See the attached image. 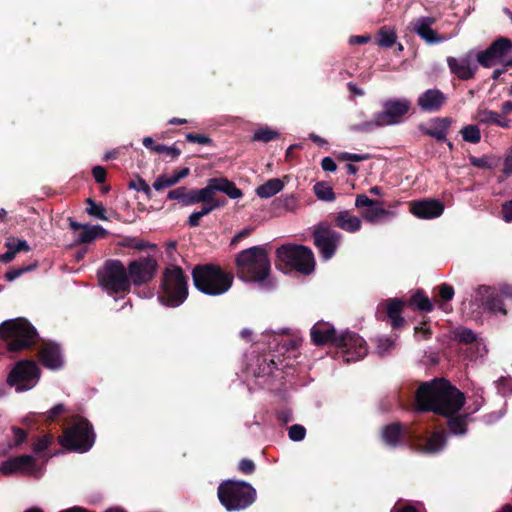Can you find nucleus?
<instances>
[{"instance_id": "20e7f679", "label": "nucleus", "mask_w": 512, "mask_h": 512, "mask_svg": "<svg viewBox=\"0 0 512 512\" xmlns=\"http://www.w3.org/2000/svg\"><path fill=\"white\" fill-rule=\"evenodd\" d=\"M192 277L195 287L210 296L226 293L231 288L234 279L231 273L212 264L196 266L193 269Z\"/></svg>"}, {"instance_id": "4c0bfd02", "label": "nucleus", "mask_w": 512, "mask_h": 512, "mask_svg": "<svg viewBox=\"0 0 512 512\" xmlns=\"http://www.w3.org/2000/svg\"><path fill=\"white\" fill-rule=\"evenodd\" d=\"M395 346V340L388 337H378L376 339V351L379 355L389 353Z\"/></svg>"}, {"instance_id": "680f3d73", "label": "nucleus", "mask_w": 512, "mask_h": 512, "mask_svg": "<svg viewBox=\"0 0 512 512\" xmlns=\"http://www.w3.org/2000/svg\"><path fill=\"white\" fill-rule=\"evenodd\" d=\"M65 411V407L63 404H57L54 407H52L46 414L47 418L54 419L58 415L62 414Z\"/></svg>"}, {"instance_id": "2eb2a0df", "label": "nucleus", "mask_w": 512, "mask_h": 512, "mask_svg": "<svg viewBox=\"0 0 512 512\" xmlns=\"http://www.w3.org/2000/svg\"><path fill=\"white\" fill-rule=\"evenodd\" d=\"M314 244L321 256L330 259L340 242L341 235L326 223H319L313 231Z\"/></svg>"}, {"instance_id": "f257e3e1", "label": "nucleus", "mask_w": 512, "mask_h": 512, "mask_svg": "<svg viewBox=\"0 0 512 512\" xmlns=\"http://www.w3.org/2000/svg\"><path fill=\"white\" fill-rule=\"evenodd\" d=\"M416 407L420 411H432L449 417L464 405V394L445 379L422 383L416 392Z\"/></svg>"}, {"instance_id": "a211bd4d", "label": "nucleus", "mask_w": 512, "mask_h": 512, "mask_svg": "<svg viewBox=\"0 0 512 512\" xmlns=\"http://www.w3.org/2000/svg\"><path fill=\"white\" fill-rule=\"evenodd\" d=\"M436 19L431 16H421L409 24L410 29L415 32L422 40L428 44H437L444 42L448 37L440 36L432 26L435 24Z\"/></svg>"}, {"instance_id": "774afa93", "label": "nucleus", "mask_w": 512, "mask_h": 512, "mask_svg": "<svg viewBox=\"0 0 512 512\" xmlns=\"http://www.w3.org/2000/svg\"><path fill=\"white\" fill-rule=\"evenodd\" d=\"M391 512H421V510L417 509L414 506L407 505L404 507H394Z\"/></svg>"}, {"instance_id": "a878e982", "label": "nucleus", "mask_w": 512, "mask_h": 512, "mask_svg": "<svg viewBox=\"0 0 512 512\" xmlns=\"http://www.w3.org/2000/svg\"><path fill=\"white\" fill-rule=\"evenodd\" d=\"M475 119L481 124L496 125L501 128L510 126V120L507 117L488 109H479Z\"/></svg>"}, {"instance_id": "5fc2aeb1", "label": "nucleus", "mask_w": 512, "mask_h": 512, "mask_svg": "<svg viewBox=\"0 0 512 512\" xmlns=\"http://www.w3.org/2000/svg\"><path fill=\"white\" fill-rule=\"evenodd\" d=\"M200 189L187 190L185 206L200 203Z\"/></svg>"}, {"instance_id": "0e129e2a", "label": "nucleus", "mask_w": 512, "mask_h": 512, "mask_svg": "<svg viewBox=\"0 0 512 512\" xmlns=\"http://www.w3.org/2000/svg\"><path fill=\"white\" fill-rule=\"evenodd\" d=\"M93 176L97 182L101 183L105 180L106 171L103 167L96 166L93 168Z\"/></svg>"}, {"instance_id": "bb28decb", "label": "nucleus", "mask_w": 512, "mask_h": 512, "mask_svg": "<svg viewBox=\"0 0 512 512\" xmlns=\"http://www.w3.org/2000/svg\"><path fill=\"white\" fill-rule=\"evenodd\" d=\"M335 223L340 229L349 233H354L360 230L362 222L358 216L352 215L349 211H340L336 218Z\"/></svg>"}, {"instance_id": "aec40b11", "label": "nucleus", "mask_w": 512, "mask_h": 512, "mask_svg": "<svg viewBox=\"0 0 512 512\" xmlns=\"http://www.w3.org/2000/svg\"><path fill=\"white\" fill-rule=\"evenodd\" d=\"M447 64L453 74L462 80H468L474 77L477 65L473 61L471 54L461 58L448 57Z\"/></svg>"}, {"instance_id": "0eeeda50", "label": "nucleus", "mask_w": 512, "mask_h": 512, "mask_svg": "<svg viewBox=\"0 0 512 512\" xmlns=\"http://www.w3.org/2000/svg\"><path fill=\"white\" fill-rule=\"evenodd\" d=\"M218 497L227 510H242L255 501L256 491L246 482L228 480L219 486Z\"/></svg>"}, {"instance_id": "b1692460", "label": "nucleus", "mask_w": 512, "mask_h": 512, "mask_svg": "<svg viewBox=\"0 0 512 512\" xmlns=\"http://www.w3.org/2000/svg\"><path fill=\"white\" fill-rule=\"evenodd\" d=\"M40 359L43 365L49 369H59L63 365V357L58 345L46 343L40 350Z\"/></svg>"}, {"instance_id": "603ef678", "label": "nucleus", "mask_w": 512, "mask_h": 512, "mask_svg": "<svg viewBox=\"0 0 512 512\" xmlns=\"http://www.w3.org/2000/svg\"><path fill=\"white\" fill-rule=\"evenodd\" d=\"M368 155L366 154H355V153H348V152H342L338 155V159L341 161H353V162H360L368 159Z\"/></svg>"}, {"instance_id": "f8f14e48", "label": "nucleus", "mask_w": 512, "mask_h": 512, "mask_svg": "<svg viewBox=\"0 0 512 512\" xmlns=\"http://www.w3.org/2000/svg\"><path fill=\"white\" fill-rule=\"evenodd\" d=\"M40 372L38 366L29 360L18 362L8 376V383L15 387L16 391H26L33 388L39 381Z\"/></svg>"}, {"instance_id": "7c9ffc66", "label": "nucleus", "mask_w": 512, "mask_h": 512, "mask_svg": "<svg viewBox=\"0 0 512 512\" xmlns=\"http://www.w3.org/2000/svg\"><path fill=\"white\" fill-rule=\"evenodd\" d=\"M284 188V183L279 178L269 179L256 188V194L260 198H270L279 193Z\"/></svg>"}, {"instance_id": "9d476101", "label": "nucleus", "mask_w": 512, "mask_h": 512, "mask_svg": "<svg viewBox=\"0 0 512 512\" xmlns=\"http://www.w3.org/2000/svg\"><path fill=\"white\" fill-rule=\"evenodd\" d=\"M277 258L303 274H310L315 268L313 252L301 245H282L276 251Z\"/></svg>"}, {"instance_id": "39448f33", "label": "nucleus", "mask_w": 512, "mask_h": 512, "mask_svg": "<svg viewBox=\"0 0 512 512\" xmlns=\"http://www.w3.org/2000/svg\"><path fill=\"white\" fill-rule=\"evenodd\" d=\"M411 103L405 98L391 99L383 103V111L375 114L371 121L356 124L351 127L353 131L367 132L375 128L399 124L408 113Z\"/></svg>"}, {"instance_id": "6ab92c4d", "label": "nucleus", "mask_w": 512, "mask_h": 512, "mask_svg": "<svg viewBox=\"0 0 512 512\" xmlns=\"http://www.w3.org/2000/svg\"><path fill=\"white\" fill-rule=\"evenodd\" d=\"M444 205L435 199H424L410 203V212L421 219H433L442 215Z\"/></svg>"}, {"instance_id": "dca6fc26", "label": "nucleus", "mask_w": 512, "mask_h": 512, "mask_svg": "<svg viewBox=\"0 0 512 512\" xmlns=\"http://www.w3.org/2000/svg\"><path fill=\"white\" fill-rule=\"evenodd\" d=\"M355 207L358 209L366 208L361 212V215L366 222L372 224L394 216L392 211L383 208L380 201L372 200L365 194H358L356 196Z\"/></svg>"}, {"instance_id": "79ce46f5", "label": "nucleus", "mask_w": 512, "mask_h": 512, "mask_svg": "<svg viewBox=\"0 0 512 512\" xmlns=\"http://www.w3.org/2000/svg\"><path fill=\"white\" fill-rule=\"evenodd\" d=\"M5 246L12 250L15 254L20 251L28 252L30 251V246L28 245L27 241L23 239H10L6 241Z\"/></svg>"}, {"instance_id": "e2e57ef3", "label": "nucleus", "mask_w": 512, "mask_h": 512, "mask_svg": "<svg viewBox=\"0 0 512 512\" xmlns=\"http://www.w3.org/2000/svg\"><path fill=\"white\" fill-rule=\"evenodd\" d=\"M502 214L506 222H512V200L503 205Z\"/></svg>"}, {"instance_id": "6e6d98bb", "label": "nucleus", "mask_w": 512, "mask_h": 512, "mask_svg": "<svg viewBox=\"0 0 512 512\" xmlns=\"http://www.w3.org/2000/svg\"><path fill=\"white\" fill-rule=\"evenodd\" d=\"M12 432L14 435V444H13L14 447L19 446L26 440L27 434L23 429L13 427Z\"/></svg>"}, {"instance_id": "f3484780", "label": "nucleus", "mask_w": 512, "mask_h": 512, "mask_svg": "<svg viewBox=\"0 0 512 512\" xmlns=\"http://www.w3.org/2000/svg\"><path fill=\"white\" fill-rule=\"evenodd\" d=\"M156 269L157 263L152 258H144L131 262L128 267L130 284L141 285L150 281L154 277Z\"/></svg>"}, {"instance_id": "ddd939ff", "label": "nucleus", "mask_w": 512, "mask_h": 512, "mask_svg": "<svg viewBox=\"0 0 512 512\" xmlns=\"http://www.w3.org/2000/svg\"><path fill=\"white\" fill-rule=\"evenodd\" d=\"M477 61L484 67L512 65V43L506 38L496 40L487 50L477 55Z\"/></svg>"}, {"instance_id": "a18cd8bd", "label": "nucleus", "mask_w": 512, "mask_h": 512, "mask_svg": "<svg viewBox=\"0 0 512 512\" xmlns=\"http://www.w3.org/2000/svg\"><path fill=\"white\" fill-rule=\"evenodd\" d=\"M306 430L303 426L295 424L289 428V438L292 441H301L304 439Z\"/></svg>"}, {"instance_id": "6e6552de", "label": "nucleus", "mask_w": 512, "mask_h": 512, "mask_svg": "<svg viewBox=\"0 0 512 512\" xmlns=\"http://www.w3.org/2000/svg\"><path fill=\"white\" fill-rule=\"evenodd\" d=\"M0 336L8 340V348L17 351L28 347L36 337L35 329L23 318L8 320L0 325Z\"/></svg>"}, {"instance_id": "e433bc0d", "label": "nucleus", "mask_w": 512, "mask_h": 512, "mask_svg": "<svg viewBox=\"0 0 512 512\" xmlns=\"http://www.w3.org/2000/svg\"><path fill=\"white\" fill-rule=\"evenodd\" d=\"M411 302L421 311L430 312L433 309V305L429 298L421 292L415 293L411 299Z\"/></svg>"}, {"instance_id": "393cba45", "label": "nucleus", "mask_w": 512, "mask_h": 512, "mask_svg": "<svg viewBox=\"0 0 512 512\" xmlns=\"http://www.w3.org/2000/svg\"><path fill=\"white\" fill-rule=\"evenodd\" d=\"M478 294L483 296L482 305L484 310H487L492 314H506V310L503 307L500 296L498 294H495L490 287H480L478 290Z\"/></svg>"}, {"instance_id": "58836bf2", "label": "nucleus", "mask_w": 512, "mask_h": 512, "mask_svg": "<svg viewBox=\"0 0 512 512\" xmlns=\"http://www.w3.org/2000/svg\"><path fill=\"white\" fill-rule=\"evenodd\" d=\"M278 136V132L270 129L269 127H260L255 131L253 139L255 141L269 142Z\"/></svg>"}, {"instance_id": "423d86ee", "label": "nucleus", "mask_w": 512, "mask_h": 512, "mask_svg": "<svg viewBox=\"0 0 512 512\" xmlns=\"http://www.w3.org/2000/svg\"><path fill=\"white\" fill-rule=\"evenodd\" d=\"M188 296V278L181 268L167 267L162 280V292L159 300L167 306L177 307Z\"/></svg>"}, {"instance_id": "c03bdc74", "label": "nucleus", "mask_w": 512, "mask_h": 512, "mask_svg": "<svg viewBox=\"0 0 512 512\" xmlns=\"http://www.w3.org/2000/svg\"><path fill=\"white\" fill-rule=\"evenodd\" d=\"M35 267H36V265H29V266L22 267V268L10 269L8 272H6L5 278L7 281L12 282L15 279H17L18 277H20L22 274H24L25 272L33 270Z\"/></svg>"}, {"instance_id": "338daca9", "label": "nucleus", "mask_w": 512, "mask_h": 512, "mask_svg": "<svg viewBox=\"0 0 512 512\" xmlns=\"http://www.w3.org/2000/svg\"><path fill=\"white\" fill-rule=\"evenodd\" d=\"M503 172L506 176L512 175V155H508L504 161Z\"/></svg>"}, {"instance_id": "a19ab883", "label": "nucleus", "mask_w": 512, "mask_h": 512, "mask_svg": "<svg viewBox=\"0 0 512 512\" xmlns=\"http://www.w3.org/2000/svg\"><path fill=\"white\" fill-rule=\"evenodd\" d=\"M449 430L452 434L462 435L466 432V418H450L448 421Z\"/></svg>"}, {"instance_id": "ea45409f", "label": "nucleus", "mask_w": 512, "mask_h": 512, "mask_svg": "<svg viewBox=\"0 0 512 512\" xmlns=\"http://www.w3.org/2000/svg\"><path fill=\"white\" fill-rule=\"evenodd\" d=\"M396 40L395 32L390 28H382L379 32L378 44L382 47H391Z\"/></svg>"}, {"instance_id": "bf43d9fd", "label": "nucleus", "mask_w": 512, "mask_h": 512, "mask_svg": "<svg viewBox=\"0 0 512 512\" xmlns=\"http://www.w3.org/2000/svg\"><path fill=\"white\" fill-rule=\"evenodd\" d=\"M321 167L324 171L329 172H334L337 169V165L331 157H324L321 161Z\"/></svg>"}, {"instance_id": "7ed1b4c3", "label": "nucleus", "mask_w": 512, "mask_h": 512, "mask_svg": "<svg viewBox=\"0 0 512 512\" xmlns=\"http://www.w3.org/2000/svg\"><path fill=\"white\" fill-rule=\"evenodd\" d=\"M238 277L245 282L263 283L270 273V261L262 246L241 251L236 257Z\"/></svg>"}, {"instance_id": "864d4df0", "label": "nucleus", "mask_w": 512, "mask_h": 512, "mask_svg": "<svg viewBox=\"0 0 512 512\" xmlns=\"http://www.w3.org/2000/svg\"><path fill=\"white\" fill-rule=\"evenodd\" d=\"M186 193H187V189L185 187H179L177 189L169 191L167 197L169 199L178 200L182 203V205L185 206Z\"/></svg>"}, {"instance_id": "9b49d317", "label": "nucleus", "mask_w": 512, "mask_h": 512, "mask_svg": "<svg viewBox=\"0 0 512 512\" xmlns=\"http://www.w3.org/2000/svg\"><path fill=\"white\" fill-rule=\"evenodd\" d=\"M102 287L112 293L126 292L130 289L127 270L119 260L108 261L99 274Z\"/></svg>"}, {"instance_id": "4be33fe9", "label": "nucleus", "mask_w": 512, "mask_h": 512, "mask_svg": "<svg viewBox=\"0 0 512 512\" xmlns=\"http://www.w3.org/2000/svg\"><path fill=\"white\" fill-rule=\"evenodd\" d=\"M446 96L438 89H429L422 93L417 100L421 110L425 112L438 111L445 103Z\"/></svg>"}, {"instance_id": "69168bd1", "label": "nucleus", "mask_w": 512, "mask_h": 512, "mask_svg": "<svg viewBox=\"0 0 512 512\" xmlns=\"http://www.w3.org/2000/svg\"><path fill=\"white\" fill-rule=\"evenodd\" d=\"M369 40H370V37L368 35L352 36L349 39V43L352 45L364 44V43H367Z\"/></svg>"}, {"instance_id": "09e8293b", "label": "nucleus", "mask_w": 512, "mask_h": 512, "mask_svg": "<svg viewBox=\"0 0 512 512\" xmlns=\"http://www.w3.org/2000/svg\"><path fill=\"white\" fill-rule=\"evenodd\" d=\"M281 206L287 211L294 212L298 208V201L294 195H287L279 199Z\"/></svg>"}, {"instance_id": "2f4dec72", "label": "nucleus", "mask_w": 512, "mask_h": 512, "mask_svg": "<svg viewBox=\"0 0 512 512\" xmlns=\"http://www.w3.org/2000/svg\"><path fill=\"white\" fill-rule=\"evenodd\" d=\"M403 302L397 299H390L387 302V314L392 322L393 328L400 327L404 319L401 316Z\"/></svg>"}, {"instance_id": "c756f323", "label": "nucleus", "mask_w": 512, "mask_h": 512, "mask_svg": "<svg viewBox=\"0 0 512 512\" xmlns=\"http://www.w3.org/2000/svg\"><path fill=\"white\" fill-rule=\"evenodd\" d=\"M445 444V435L441 432H434L424 444L418 445V449L424 453L433 454L439 452Z\"/></svg>"}, {"instance_id": "8fccbe9b", "label": "nucleus", "mask_w": 512, "mask_h": 512, "mask_svg": "<svg viewBox=\"0 0 512 512\" xmlns=\"http://www.w3.org/2000/svg\"><path fill=\"white\" fill-rule=\"evenodd\" d=\"M155 152L159 154L165 153L172 158H177L181 153L175 146H166L164 144H157V146H155Z\"/></svg>"}, {"instance_id": "412c9836", "label": "nucleus", "mask_w": 512, "mask_h": 512, "mask_svg": "<svg viewBox=\"0 0 512 512\" xmlns=\"http://www.w3.org/2000/svg\"><path fill=\"white\" fill-rule=\"evenodd\" d=\"M69 224L78 243H90L96 238H103L107 235V231L99 225L80 224L72 218H69Z\"/></svg>"}, {"instance_id": "052dcab7", "label": "nucleus", "mask_w": 512, "mask_h": 512, "mask_svg": "<svg viewBox=\"0 0 512 512\" xmlns=\"http://www.w3.org/2000/svg\"><path fill=\"white\" fill-rule=\"evenodd\" d=\"M239 469L246 474H250L254 471L255 465L253 461L249 459H243L239 463Z\"/></svg>"}, {"instance_id": "f03ea898", "label": "nucleus", "mask_w": 512, "mask_h": 512, "mask_svg": "<svg viewBox=\"0 0 512 512\" xmlns=\"http://www.w3.org/2000/svg\"><path fill=\"white\" fill-rule=\"evenodd\" d=\"M311 339L317 345L331 342L343 347L346 362L358 361L368 352L363 338L353 332H345L340 337H336L334 328L328 323H316L311 329Z\"/></svg>"}, {"instance_id": "37998d69", "label": "nucleus", "mask_w": 512, "mask_h": 512, "mask_svg": "<svg viewBox=\"0 0 512 512\" xmlns=\"http://www.w3.org/2000/svg\"><path fill=\"white\" fill-rule=\"evenodd\" d=\"M455 338L460 342L472 343L476 340V334L467 328H459L455 331Z\"/></svg>"}, {"instance_id": "cd10ccee", "label": "nucleus", "mask_w": 512, "mask_h": 512, "mask_svg": "<svg viewBox=\"0 0 512 512\" xmlns=\"http://www.w3.org/2000/svg\"><path fill=\"white\" fill-rule=\"evenodd\" d=\"M451 125L449 118H437L428 127L424 129V133L435 138L438 141L446 140L448 129Z\"/></svg>"}, {"instance_id": "49530a36", "label": "nucleus", "mask_w": 512, "mask_h": 512, "mask_svg": "<svg viewBox=\"0 0 512 512\" xmlns=\"http://www.w3.org/2000/svg\"><path fill=\"white\" fill-rule=\"evenodd\" d=\"M52 442V436L51 435H45L37 440L33 444V451L35 454H39L42 451L46 450Z\"/></svg>"}, {"instance_id": "473e14b6", "label": "nucleus", "mask_w": 512, "mask_h": 512, "mask_svg": "<svg viewBox=\"0 0 512 512\" xmlns=\"http://www.w3.org/2000/svg\"><path fill=\"white\" fill-rule=\"evenodd\" d=\"M402 434V427L400 424L395 423L383 429L382 438L387 445L395 447L401 442Z\"/></svg>"}, {"instance_id": "f704fd0d", "label": "nucleus", "mask_w": 512, "mask_h": 512, "mask_svg": "<svg viewBox=\"0 0 512 512\" xmlns=\"http://www.w3.org/2000/svg\"><path fill=\"white\" fill-rule=\"evenodd\" d=\"M314 192L318 199L323 201H333L335 193L330 185L325 182H318L314 185Z\"/></svg>"}, {"instance_id": "13d9d810", "label": "nucleus", "mask_w": 512, "mask_h": 512, "mask_svg": "<svg viewBox=\"0 0 512 512\" xmlns=\"http://www.w3.org/2000/svg\"><path fill=\"white\" fill-rule=\"evenodd\" d=\"M439 294H440L441 298H443L444 300L449 301L454 296V289L450 285L442 284L439 287Z\"/></svg>"}, {"instance_id": "c85d7f7f", "label": "nucleus", "mask_w": 512, "mask_h": 512, "mask_svg": "<svg viewBox=\"0 0 512 512\" xmlns=\"http://www.w3.org/2000/svg\"><path fill=\"white\" fill-rule=\"evenodd\" d=\"M190 173L189 168H183L179 170L178 172H175L172 175H160L156 178V180L153 183V188L156 191L163 190L165 188L174 186L177 184L181 179L188 176Z\"/></svg>"}, {"instance_id": "4468645a", "label": "nucleus", "mask_w": 512, "mask_h": 512, "mask_svg": "<svg viewBox=\"0 0 512 512\" xmlns=\"http://www.w3.org/2000/svg\"><path fill=\"white\" fill-rule=\"evenodd\" d=\"M1 475L22 474L27 476L40 477L43 467L39 466L36 459L31 455H20L2 462L0 465Z\"/></svg>"}, {"instance_id": "4d7b16f0", "label": "nucleus", "mask_w": 512, "mask_h": 512, "mask_svg": "<svg viewBox=\"0 0 512 512\" xmlns=\"http://www.w3.org/2000/svg\"><path fill=\"white\" fill-rule=\"evenodd\" d=\"M186 139L191 143H199L203 145L209 144L211 142L210 138H208L207 136L193 133H188L186 135Z\"/></svg>"}, {"instance_id": "3c124183", "label": "nucleus", "mask_w": 512, "mask_h": 512, "mask_svg": "<svg viewBox=\"0 0 512 512\" xmlns=\"http://www.w3.org/2000/svg\"><path fill=\"white\" fill-rule=\"evenodd\" d=\"M209 209L201 208L199 211L193 212L188 219V224L191 227H197L199 225L200 219L208 214H210Z\"/></svg>"}, {"instance_id": "1a4fd4ad", "label": "nucleus", "mask_w": 512, "mask_h": 512, "mask_svg": "<svg viewBox=\"0 0 512 512\" xmlns=\"http://www.w3.org/2000/svg\"><path fill=\"white\" fill-rule=\"evenodd\" d=\"M94 440L95 436L89 422L86 419L75 417L72 426L65 430L60 443L69 450L82 453L93 446Z\"/></svg>"}, {"instance_id": "72a5a7b5", "label": "nucleus", "mask_w": 512, "mask_h": 512, "mask_svg": "<svg viewBox=\"0 0 512 512\" xmlns=\"http://www.w3.org/2000/svg\"><path fill=\"white\" fill-rule=\"evenodd\" d=\"M218 191L225 193L231 199H239L243 196L242 191L237 188L234 182L226 178H216Z\"/></svg>"}, {"instance_id": "de8ad7c7", "label": "nucleus", "mask_w": 512, "mask_h": 512, "mask_svg": "<svg viewBox=\"0 0 512 512\" xmlns=\"http://www.w3.org/2000/svg\"><path fill=\"white\" fill-rule=\"evenodd\" d=\"M89 207L87 208L88 214L95 216L101 220H106V216L104 215V208L100 205H97L91 199L87 200Z\"/></svg>"}, {"instance_id": "c9c22d12", "label": "nucleus", "mask_w": 512, "mask_h": 512, "mask_svg": "<svg viewBox=\"0 0 512 512\" xmlns=\"http://www.w3.org/2000/svg\"><path fill=\"white\" fill-rule=\"evenodd\" d=\"M463 140L469 143L476 144L481 140L480 129L477 125H467L461 130Z\"/></svg>"}, {"instance_id": "5701e85b", "label": "nucleus", "mask_w": 512, "mask_h": 512, "mask_svg": "<svg viewBox=\"0 0 512 512\" xmlns=\"http://www.w3.org/2000/svg\"><path fill=\"white\" fill-rule=\"evenodd\" d=\"M218 191V184L216 178H212L208 181L207 186L200 189V203H203L204 209H209V212L213 210L223 207L226 204V201L219 200L215 197V193Z\"/></svg>"}]
</instances>
